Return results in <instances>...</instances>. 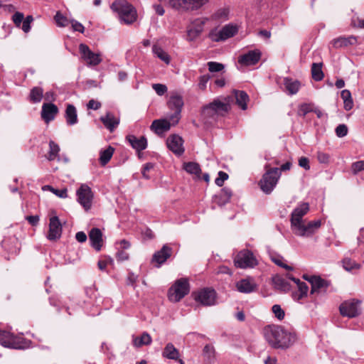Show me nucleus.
I'll use <instances>...</instances> for the list:
<instances>
[{
	"label": "nucleus",
	"mask_w": 364,
	"mask_h": 364,
	"mask_svg": "<svg viewBox=\"0 0 364 364\" xmlns=\"http://www.w3.org/2000/svg\"><path fill=\"white\" fill-rule=\"evenodd\" d=\"M264 333L267 341L275 349H287L296 341V333L285 330L282 326H267Z\"/></svg>",
	"instance_id": "1"
},
{
	"label": "nucleus",
	"mask_w": 364,
	"mask_h": 364,
	"mask_svg": "<svg viewBox=\"0 0 364 364\" xmlns=\"http://www.w3.org/2000/svg\"><path fill=\"white\" fill-rule=\"evenodd\" d=\"M230 97H225V102L219 98L205 105L202 108L201 117L206 123H211L218 120L219 117L226 115L231 109L230 104Z\"/></svg>",
	"instance_id": "2"
},
{
	"label": "nucleus",
	"mask_w": 364,
	"mask_h": 364,
	"mask_svg": "<svg viewBox=\"0 0 364 364\" xmlns=\"http://www.w3.org/2000/svg\"><path fill=\"white\" fill-rule=\"evenodd\" d=\"M111 9L119 16L120 19L127 24H131L136 20L137 14L135 8L126 0H116Z\"/></svg>",
	"instance_id": "3"
},
{
	"label": "nucleus",
	"mask_w": 364,
	"mask_h": 364,
	"mask_svg": "<svg viewBox=\"0 0 364 364\" xmlns=\"http://www.w3.org/2000/svg\"><path fill=\"white\" fill-rule=\"evenodd\" d=\"M264 168L266 171L259 181V186L264 193L269 194L277 186L281 173L279 168H270L269 164H266Z\"/></svg>",
	"instance_id": "4"
},
{
	"label": "nucleus",
	"mask_w": 364,
	"mask_h": 364,
	"mask_svg": "<svg viewBox=\"0 0 364 364\" xmlns=\"http://www.w3.org/2000/svg\"><path fill=\"white\" fill-rule=\"evenodd\" d=\"M190 291V284L188 279H177L168 289V297L171 301L178 302Z\"/></svg>",
	"instance_id": "5"
},
{
	"label": "nucleus",
	"mask_w": 364,
	"mask_h": 364,
	"mask_svg": "<svg viewBox=\"0 0 364 364\" xmlns=\"http://www.w3.org/2000/svg\"><path fill=\"white\" fill-rule=\"evenodd\" d=\"M208 1L209 0H168V5L178 11H195Z\"/></svg>",
	"instance_id": "6"
},
{
	"label": "nucleus",
	"mask_w": 364,
	"mask_h": 364,
	"mask_svg": "<svg viewBox=\"0 0 364 364\" xmlns=\"http://www.w3.org/2000/svg\"><path fill=\"white\" fill-rule=\"evenodd\" d=\"M237 32L238 28L237 26L228 24L223 26L218 32L215 30L210 31L208 34V38L214 42L224 41L233 37Z\"/></svg>",
	"instance_id": "7"
},
{
	"label": "nucleus",
	"mask_w": 364,
	"mask_h": 364,
	"mask_svg": "<svg viewBox=\"0 0 364 364\" xmlns=\"http://www.w3.org/2000/svg\"><path fill=\"white\" fill-rule=\"evenodd\" d=\"M184 102L183 97L178 93L172 94L167 101L168 107L173 111V114L170 116V119L176 123L180 119L181 113L183 107Z\"/></svg>",
	"instance_id": "8"
},
{
	"label": "nucleus",
	"mask_w": 364,
	"mask_h": 364,
	"mask_svg": "<svg viewBox=\"0 0 364 364\" xmlns=\"http://www.w3.org/2000/svg\"><path fill=\"white\" fill-rule=\"evenodd\" d=\"M361 301L358 299H352L343 302L339 307L340 313L343 316L354 318L361 314Z\"/></svg>",
	"instance_id": "9"
},
{
	"label": "nucleus",
	"mask_w": 364,
	"mask_h": 364,
	"mask_svg": "<svg viewBox=\"0 0 364 364\" xmlns=\"http://www.w3.org/2000/svg\"><path fill=\"white\" fill-rule=\"evenodd\" d=\"M194 299L203 306L214 305L216 299V291L213 289L204 288L198 291L193 292Z\"/></svg>",
	"instance_id": "10"
},
{
	"label": "nucleus",
	"mask_w": 364,
	"mask_h": 364,
	"mask_svg": "<svg viewBox=\"0 0 364 364\" xmlns=\"http://www.w3.org/2000/svg\"><path fill=\"white\" fill-rule=\"evenodd\" d=\"M235 265L239 268L253 267L257 265V259L249 250L240 251L235 257Z\"/></svg>",
	"instance_id": "11"
},
{
	"label": "nucleus",
	"mask_w": 364,
	"mask_h": 364,
	"mask_svg": "<svg viewBox=\"0 0 364 364\" xmlns=\"http://www.w3.org/2000/svg\"><path fill=\"white\" fill-rule=\"evenodd\" d=\"M208 21V18H198L193 20L187 28V41H193L198 38L203 31L204 26Z\"/></svg>",
	"instance_id": "12"
},
{
	"label": "nucleus",
	"mask_w": 364,
	"mask_h": 364,
	"mask_svg": "<svg viewBox=\"0 0 364 364\" xmlns=\"http://www.w3.org/2000/svg\"><path fill=\"white\" fill-rule=\"evenodd\" d=\"M321 223L320 220H314L309 222L308 224L304 225L302 223H299L292 228L293 232L299 236L309 237L312 235L316 230L321 227Z\"/></svg>",
	"instance_id": "13"
},
{
	"label": "nucleus",
	"mask_w": 364,
	"mask_h": 364,
	"mask_svg": "<svg viewBox=\"0 0 364 364\" xmlns=\"http://www.w3.org/2000/svg\"><path fill=\"white\" fill-rule=\"evenodd\" d=\"M77 201L85 210L90 209L93 194L91 188L86 184H82L77 191Z\"/></svg>",
	"instance_id": "14"
},
{
	"label": "nucleus",
	"mask_w": 364,
	"mask_h": 364,
	"mask_svg": "<svg viewBox=\"0 0 364 364\" xmlns=\"http://www.w3.org/2000/svg\"><path fill=\"white\" fill-rule=\"evenodd\" d=\"M173 254V249L168 245H164L163 247L156 251L152 256L151 263L155 267H160L169 259Z\"/></svg>",
	"instance_id": "15"
},
{
	"label": "nucleus",
	"mask_w": 364,
	"mask_h": 364,
	"mask_svg": "<svg viewBox=\"0 0 364 364\" xmlns=\"http://www.w3.org/2000/svg\"><path fill=\"white\" fill-rule=\"evenodd\" d=\"M80 52L82 58L87 62V64L91 65H97L101 63L100 55L97 53H93L90 48L83 43L79 46Z\"/></svg>",
	"instance_id": "16"
},
{
	"label": "nucleus",
	"mask_w": 364,
	"mask_h": 364,
	"mask_svg": "<svg viewBox=\"0 0 364 364\" xmlns=\"http://www.w3.org/2000/svg\"><path fill=\"white\" fill-rule=\"evenodd\" d=\"M0 344L6 348L18 349L21 346L16 336L9 331L0 330Z\"/></svg>",
	"instance_id": "17"
},
{
	"label": "nucleus",
	"mask_w": 364,
	"mask_h": 364,
	"mask_svg": "<svg viewBox=\"0 0 364 364\" xmlns=\"http://www.w3.org/2000/svg\"><path fill=\"white\" fill-rule=\"evenodd\" d=\"M62 234V225L58 216H53L50 218L49 231L48 234V239L51 241H55L61 237Z\"/></svg>",
	"instance_id": "18"
},
{
	"label": "nucleus",
	"mask_w": 364,
	"mask_h": 364,
	"mask_svg": "<svg viewBox=\"0 0 364 364\" xmlns=\"http://www.w3.org/2000/svg\"><path fill=\"white\" fill-rule=\"evenodd\" d=\"M183 140L177 134L170 135L166 140L168 148L175 154L181 156L184 152Z\"/></svg>",
	"instance_id": "19"
},
{
	"label": "nucleus",
	"mask_w": 364,
	"mask_h": 364,
	"mask_svg": "<svg viewBox=\"0 0 364 364\" xmlns=\"http://www.w3.org/2000/svg\"><path fill=\"white\" fill-rule=\"evenodd\" d=\"M309 210V205L308 203H302L296 207L291 215V228L302 223V218Z\"/></svg>",
	"instance_id": "20"
},
{
	"label": "nucleus",
	"mask_w": 364,
	"mask_h": 364,
	"mask_svg": "<svg viewBox=\"0 0 364 364\" xmlns=\"http://www.w3.org/2000/svg\"><path fill=\"white\" fill-rule=\"evenodd\" d=\"M261 55V52L257 49L250 50L239 57L238 63L245 66L255 65L259 61Z\"/></svg>",
	"instance_id": "21"
},
{
	"label": "nucleus",
	"mask_w": 364,
	"mask_h": 364,
	"mask_svg": "<svg viewBox=\"0 0 364 364\" xmlns=\"http://www.w3.org/2000/svg\"><path fill=\"white\" fill-rule=\"evenodd\" d=\"M236 288L238 291L245 294H250L256 291L257 285L252 278L242 279L236 283Z\"/></svg>",
	"instance_id": "22"
},
{
	"label": "nucleus",
	"mask_w": 364,
	"mask_h": 364,
	"mask_svg": "<svg viewBox=\"0 0 364 364\" xmlns=\"http://www.w3.org/2000/svg\"><path fill=\"white\" fill-rule=\"evenodd\" d=\"M89 239L90 245L97 252H99L103 245L102 232L100 229L93 228L89 232Z\"/></svg>",
	"instance_id": "23"
},
{
	"label": "nucleus",
	"mask_w": 364,
	"mask_h": 364,
	"mask_svg": "<svg viewBox=\"0 0 364 364\" xmlns=\"http://www.w3.org/2000/svg\"><path fill=\"white\" fill-rule=\"evenodd\" d=\"M58 113V107L53 103H44L41 109V117L46 122L53 120Z\"/></svg>",
	"instance_id": "24"
},
{
	"label": "nucleus",
	"mask_w": 364,
	"mask_h": 364,
	"mask_svg": "<svg viewBox=\"0 0 364 364\" xmlns=\"http://www.w3.org/2000/svg\"><path fill=\"white\" fill-rule=\"evenodd\" d=\"M311 279L312 280L310 281V284L311 285V289L310 291L311 295L318 294L322 291H326L330 285V282L328 281L322 279L319 276H316Z\"/></svg>",
	"instance_id": "25"
},
{
	"label": "nucleus",
	"mask_w": 364,
	"mask_h": 364,
	"mask_svg": "<svg viewBox=\"0 0 364 364\" xmlns=\"http://www.w3.org/2000/svg\"><path fill=\"white\" fill-rule=\"evenodd\" d=\"M127 140L129 141L133 149H134L139 153L141 151L144 150L147 147V139L145 136H141L137 138L134 135L130 134L126 136ZM140 157V154H139Z\"/></svg>",
	"instance_id": "26"
},
{
	"label": "nucleus",
	"mask_w": 364,
	"mask_h": 364,
	"mask_svg": "<svg viewBox=\"0 0 364 364\" xmlns=\"http://www.w3.org/2000/svg\"><path fill=\"white\" fill-rule=\"evenodd\" d=\"M171 124L166 119H155L153 121L150 129L156 134H159L170 129Z\"/></svg>",
	"instance_id": "27"
},
{
	"label": "nucleus",
	"mask_w": 364,
	"mask_h": 364,
	"mask_svg": "<svg viewBox=\"0 0 364 364\" xmlns=\"http://www.w3.org/2000/svg\"><path fill=\"white\" fill-rule=\"evenodd\" d=\"M357 42V37L354 36H350L348 37H338L337 38L333 39L331 41L333 46L336 48H339L342 47H346L349 45H353Z\"/></svg>",
	"instance_id": "28"
},
{
	"label": "nucleus",
	"mask_w": 364,
	"mask_h": 364,
	"mask_svg": "<svg viewBox=\"0 0 364 364\" xmlns=\"http://www.w3.org/2000/svg\"><path fill=\"white\" fill-rule=\"evenodd\" d=\"M65 117L68 125H74L77 122V110L73 105H67Z\"/></svg>",
	"instance_id": "29"
},
{
	"label": "nucleus",
	"mask_w": 364,
	"mask_h": 364,
	"mask_svg": "<svg viewBox=\"0 0 364 364\" xmlns=\"http://www.w3.org/2000/svg\"><path fill=\"white\" fill-rule=\"evenodd\" d=\"M284 85L288 93L292 95L298 92L301 87V83L297 80H294L291 78L285 77L284 79Z\"/></svg>",
	"instance_id": "30"
},
{
	"label": "nucleus",
	"mask_w": 364,
	"mask_h": 364,
	"mask_svg": "<svg viewBox=\"0 0 364 364\" xmlns=\"http://www.w3.org/2000/svg\"><path fill=\"white\" fill-rule=\"evenodd\" d=\"M100 120L110 132H112L119 123V120L109 112H107L105 116L101 117Z\"/></svg>",
	"instance_id": "31"
},
{
	"label": "nucleus",
	"mask_w": 364,
	"mask_h": 364,
	"mask_svg": "<svg viewBox=\"0 0 364 364\" xmlns=\"http://www.w3.org/2000/svg\"><path fill=\"white\" fill-rule=\"evenodd\" d=\"M162 355L164 358L171 360H178L179 358V351L171 343H168L165 346Z\"/></svg>",
	"instance_id": "32"
},
{
	"label": "nucleus",
	"mask_w": 364,
	"mask_h": 364,
	"mask_svg": "<svg viewBox=\"0 0 364 364\" xmlns=\"http://www.w3.org/2000/svg\"><path fill=\"white\" fill-rule=\"evenodd\" d=\"M236 104L242 109L247 107V102L249 101V96L245 91L234 90Z\"/></svg>",
	"instance_id": "33"
},
{
	"label": "nucleus",
	"mask_w": 364,
	"mask_h": 364,
	"mask_svg": "<svg viewBox=\"0 0 364 364\" xmlns=\"http://www.w3.org/2000/svg\"><path fill=\"white\" fill-rule=\"evenodd\" d=\"M273 284L277 289L280 290L283 292H287L290 290L291 285L289 282L284 278L276 276L273 277Z\"/></svg>",
	"instance_id": "34"
},
{
	"label": "nucleus",
	"mask_w": 364,
	"mask_h": 364,
	"mask_svg": "<svg viewBox=\"0 0 364 364\" xmlns=\"http://www.w3.org/2000/svg\"><path fill=\"white\" fill-rule=\"evenodd\" d=\"M183 169L190 174H193L198 179L200 178L201 169L196 162H186L183 164Z\"/></svg>",
	"instance_id": "35"
},
{
	"label": "nucleus",
	"mask_w": 364,
	"mask_h": 364,
	"mask_svg": "<svg viewBox=\"0 0 364 364\" xmlns=\"http://www.w3.org/2000/svg\"><path fill=\"white\" fill-rule=\"evenodd\" d=\"M114 149L112 146H109L106 149L100 152L99 161L102 166H105L112 159Z\"/></svg>",
	"instance_id": "36"
},
{
	"label": "nucleus",
	"mask_w": 364,
	"mask_h": 364,
	"mask_svg": "<svg viewBox=\"0 0 364 364\" xmlns=\"http://www.w3.org/2000/svg\"><path fill=\"white\" fill-rule=\"evenodd\" d=\"M232 197V191L230 188L225 187L221 189L220 193L215 196V198L218 200L217 203L220 205H223L228 203Z\"/></svg>",
	"instance_id": "37"
},
{
	"label": "nucleus",
	"mask_w": 364,
	"mask_h": 364,
	"mask_svg": "<svg viewBox=\"0 0 364 364\" xmlns=\"http://www.w3.org/2000/svg\"><path fill=\"white\" fill-rule=\"evenodd\" d=\"M43 97V90L40 87H33L28 96V100L32 103H38Z\"/></svg>",
	"instance_id": "38"
},
{
	"label": "nucleus",
	"mask_w": 364,
	"mask_h": 364,
	"mask_svg": "<svg viewBox=\"0 0 364 364\" xmlns=\"http://www.w3.org/2000/svg\"><path fill=\"white\" fill-rule=\"evenodd\" d=\"M152 51L160 60L166 64H169L171 61L170 55L164 51L159 46L154 44L152 47Z\"/></svg>",
	"instance_id": "39"
},
{
	"label": "nucleus",
	"mask_w": 364,
	"mask_h": 364,
	"mask_svg": "<svg viewBox=\"0 0 364 364\" xmlns=\"http://www.w3.org/2000/svg\"><path fill=\"white\" fill-rule=\"evenodd\" d=\"M341 97L343 100L344 109L346 111L350 110L353 107V101L350 92L348 90H343L341 91Z\"/></svg>",
	"instance_id": "40"
},
{
	"label": "nucleus",
	"mask_w": 364,
	"mask_h": 364,
	"mask_svg": "<svg viewBox=\"0 0 364 364\" xmlns=\"http://www.w3.org/2000/svg\"><path fill=\"white\" fill-rule=\"evenodd\" d=\"M311 76L315 81H321L324 77L322 71V63H314L311 65Z\"/></svg>",
	"instance_id": "41"
},
{
	"label": "nucleus",
	"mask_w": 364,
	"mask_h": 364,
	"mask_svg": "<svg viewBox=\"0 0 364 364\" xmlns=\"http://www.w3.org/2000/svg\"><path fill=\"white\" fill-rule=\"evenodd\" d=\"M49 148H50V150L48 153V155L46 156V158L49 161H53L58 156V153L60 151V147L55 142L50 140L49 141Z\"/></svg>",
	"instance_id": "42"
},
{
	"label": "nucleus",
	"mask_w": 364,
	"mask_h": 364,
	"mask_svg": "<svg viewBox=\"0 0 364 364\" xmlns=\"http://www.w3.org/2000/svg\"><path fill=\"white\" fill-rule=\"evenodd\" d=\"M134 345L136 347H141L142 346H148L151 343V337L148 333H143L139 338H136L134 340Z\"/></svg>",
	"instance_id": "43"
},
{
	"label": "nucleus",
	"mask_w": 364,
	"mask_h": 364,
	"mask_svg": "<svg viewBox=\"0 0 364 364\" xmlns=\"http://www.w3.org/2000/svg\"><path fill=\"white\" fill-rule=\"evenodd\" d=\"M343 267L346 271H351L354 269H360V264L357 263L355 261L351 259L350 258L346 257L342 260Z\"/></svg>",
	"instance_id": "44"
},
{
	"label": "nucleus",
	"mask_w": 364,
	"mask_h": 364,
	"mask_svg": "<svg viewBox=\"0 0 364 364\" xmlns=\"http://www.w3.org/2000/svg\"><path fill=\"white\" fill-rule=\"evenodd\" d=\"M54 20L55 23L59 27H65L69 24V20L65 16H63L60 11H57Z\"/></svg>",
	"instance_id": "45"
},
{
	"label": "nucleus",
	"mask_w": 364,
	"mask_h": 364,
	"mask_svg": "<svg viewBox=\"0 0 364 364\" xmlns=\"http://www.w3.org/2000/svg\"><path fill=\"white\" fill-rule=\"evenodd\" d=\"M229 14V10L225 8L218 9L212 16L214 20H227Z\"/></svg>",
	"instance_id": "46"
},
{
	"label": "nucleus",
	"mask_w": 364,
	"mask_h": 364,
	"mask_svg": "<svg viewBox=\"0 0 364 364\" xmlns=\"http://www.w3.org/2000/svg\"><path fill=\"white\" fill-rule=\"evenodd\" d=\"M43 189L50 190L55 196L61 198H65L68 197V191L66 188L56 189L50 186H44Z\"/></svg>",
	"instance_id": "47"
},
{
	"label": "nucleus",
	"mask_w": 364,
	"mask_h": 364,
	"mask_svg": "<svg viewBox=\"0 0 364 364\" xmlns=\"http://www.w3.org/2000/svg\"><path fill=\"white\" fill-rule=\"evenodd\" d=\"M208 70L211 73L220 72L224 68V65L218 62L208 63Z\"/></svg>",
	"instance_id": "48"
},
{
	"label": "nucleus",
	"mask_w": 364,
	"mask_h": 364,
	"mask_svg": "<svg viewBox=\"0 0 364 364\" xmlns=\"http://www.w3.org/2000/svg\"><path fill=\"white\" fill-rule=\"evenodd\" d=\"M351 170L355 175L362 171H364V161H358L353 163L351 165Z\"/></svg>",
	"instance_id": "49"
},
{
	"label": "nucleus",
	"mask_w": 364,
	"mask_h": 364,
	"mask_svg": "<svg viewBox=\"0 0 364 364\" xmlns=\"http://www.w3.org/2000/svg\"><path fill=\"white\" fill-rule=\"evenodd\" d=\"M272 312L279 320H282L284 318L285 313L281 306L278 304H274L272 306Z\"/></svg>",
	"instance_id": "50"
},
{
	"label": "nucleus",
	"mask_w": 364,
	"mask_h": 364,
	"mask_svg": "<svg viewBox=\"0 0 364 364\" xmlns=\"http://www.w3.org/2000/svg\"><path fill=\"white\" fill-rule=\"evenodd\" d=\"M348 127L346 124H339L336 128V134L338 137H343L347 135L348 134Z\"/></svg>",
	"instance_id": "51"
},
{
	"label": "nucleus",
	"mask_w": 364,
	"mask_h": 364,
	"mask_svg": "<svg viewBox=\"0 0 364 364\" xmlns=\"http://www.w3.org/2000/svg\"><path fill=\"white\" fill-rule=\"evenodd\" d=\"M152 88L156 92L157 95L162 96L167 92V87L163 84H153Z\"/></svg>",
	"instance_id": "52"
},
{
	"label": "nucleus",
	"mask_w": 364,
	"mask_h": 364,
	"mask_svg": "<svg viewBox=\"0 0 364 364\" xmlns=\"http://www.w3.org/2000/svg\"><path fill=\"white\" fill-rule=\"evenodd\" d=\"M24 19V15L23 13L16 11L12 16V21L16 27H20L23 20Z\"/></svg>",
	"instance_id": "53"
},
{
	"label": "nucleus",
	"mask_w": 364,
	"mask_h": 364,
	"mask_svg": "<svg viewBox=\"0 0 364 364\" xmlns=\"http://www.w3.org/2000/svg\"><path fill=\"white\" fill-rule=\"evenodd\" d=\"M228 178V174L224 171H219L218 177L215 179V184L220 187L223 186L225 181Z\"/></svg>",
	"instance_id": "54"
},
{
	"label": "nucleus",
	"mask_w": 364,
	"mask_h": 364,
	"mask_svg": "<svg viewBox=\"0 0 364 364\" xmlns=\"http://www.w3.org/2000/svg\"><path fill=\"white\" fill-rule=\"evenodd\" d=\"M210 77L209 75H201L199 77L198 87L200 90H205L206 87V84L210 80Z\"/></svg>",
	"instance_id": "55"
},
{
	"label": "nucleus",
	"mask_w": 364,
	"mask_h": 364,
	"mask_svg": "<svg viewBox=\"0 0 364 364\" xmlns=\"http://www.w3.org/2000/svg\"><path fill=\"white\" fill-rule=\"evenodd\" d=\"M299 166L305 170L310 169L309 159L307 157L301 156L299 159Z\"/></svg>",
	"instance_id": "56"
},
{
	"label": "nucleus",
	"mask_w": 364,
	"mask_h": 364,
	"mask_svg": "<svg viewBox=\"0 0 364 364\" xmlns=\"http://www.w3.org/2000/svg\"><path fill=\"white\" fill-rule=\"evenodd\" d=\"M296 284L298 287V291L300 293L303 294V295H305L306 296H307V294H308V291H309L308 285L305 282H301V281H299V282H298Z\"/></svg>",
	"instance_id": "57"
},
{
	"label": "nucleus",
	"mask_w": 364,
	"mask_h": 364,
	"mask_svg": "<svg viewBox=\"0 0 364 364\" xmlns=\"http://www.w3.org/2000/svg\"><path fill=\"white\" fill-rule=\"evenodd\" d=\"M71 23H72V27L75 31H78L81 33H84L85 28L81 23H80L77 21H75V20H72Z\"/></svg>",
	"instance_id": "58"
},
{
	"label": "nucleus",
	"mask_w": 364,
	"mask_h": 364,
	"mask_svg": "<svg viewBox=\"0 0 364 364\" xmlns=\"http://www.w3.org/2000/svg\"><path fill=\"white\" fill-rule=\"evenodd\" d=\"M203 354L205 356H207L208 358H210L213 356L214 354V348L211 345L207 344L204 346L203 348Z\"/></svg>",
	"instance_id": "59"
},
{
	"label": "nucleus",
	"mask_w": 364,
	"mask_h": 364,
	"mask_svg": "<svg viewBox=\"0 0 364 364\" xmlns=\"http://www.w3.org/2000/svg\"><path fill=\"white\" fill-rule=\"evenodd\" d=\"M329 155L323 152L317 153V159L320 163L327 164L329 161Z\"/></svg>",
	"instance_id": "60"
},
{
	"label": "nucleus",
	"mask_w": 364,
	"mask_h": 364,
	"mask_svg": "<svg viewBox=\"0 0 364 364\" xmlns=\"http://www.w3.org/2000/svg\"><path fill=\"white\" fill-rule=\"evenodd\" d=\"M272 260L274 264H276L277 265H278L281 267H283L284 269H285L287 270H290V271L293 270V268L291 267L282 262V259L279 258L272 257Z\"/></svg>",
	"instance_id": "61"
},
{
	"label": "nucleus",
	"mask_w": 364,
	"mask_h": 364,
	"mask_svg": "<svg viewBox=\"0 0 364 364\" xmlns=\"http://www.w3.org/2000/svg\"><path fill=\"white\" fill-rule=\"evenodd\" d=\"M87 107L88 109L97 110L98 109H100L101 107V103L98 101H95L94 100H90L88 102Z\"/></svg>",
	"instance_id": "62"
},
{
	"label": "nucleus",
	"mask_w": 364,
	"mask_h": 364,
	"mask_svg": "<svg viewBox=\"0 0 364 364\" xmlns=\"http://www.w3.org/2000/svg\"><path fill=\"white\" fill-rule=\"evenodd\" d=\"M26 220L31 224L32 226H36L38 224L39 222V216L36 215H28L26 217Z\"/></svg>",
	"instance_id": "63"
},
{
	"label": "nucleus",
	"mask_w": 364,
	"mask_h": 364,
	"mask_svg": "<svg viewBox=\"0 0 364 364\" xmlns=\"http://www.w3.org/2000/svg\"><path fill=\"white\" fill-rule=\"evenodd\" d=\"M116 257L118 261L123 262L129 259V254L126 252L124 250H122L118 251Z\"/></svg>",
	"instance_id": "64"
}]
</instances>
